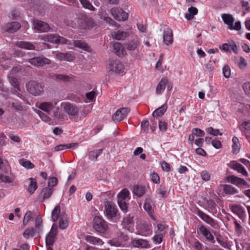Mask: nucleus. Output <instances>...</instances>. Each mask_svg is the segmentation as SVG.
<instances>
[{"mask_svg":"<svg viewBox=\"0 0 250 250\" xmlns=\"http://www.w3.org/2000/svg\"><path fill=\"white\" fill-rule=\"evenodd\" d=\"M30 180L31 182L27 189L30 194H33L37 188V182L33 178H30Z\"/></svg>","mask_w":250,"mask_h":250,"instance_id":"45","label":"nucleus"},{"mask_svg":"<svg viewBox=\"0 0 250 250\" xmlns=\"http://www.w3.org/2000/svg\"><path fill=\"white\" fill-rule=\"evenodd\" d=\"M28 62L32 65L39 67H42L44 65L51 63V61L44 57H33L28 60Z\"/></svg>","mask_w":250,"mask_h":250,"instance_id":"10","label":"nucleus"},{"mask_svg":"<svg viewBox=\"0 0 250 250\" xmlns=\"http://www.w3.org/2000/svg\"><path fill=\"white\" fill-rule=\"evenodd\" d=\"M54 191L53 188L50 187H45L43 188L40 194V197L42 198V201L48 199L52 195Z\"/></svg>","mask_w":250,"mask_h":250,"instance_id":"26","label":"nucleus"},{"mask_svg":"<svg viewBox=\"0 0 250 250\" xmlns=\"http://www.w3.org/2000/svg\"><path fill=\"white\" fill-rule=\"evenodd\" d=\"M232 152L234 154H237L240 148V144L239 143V141L237 137H233L232 138Z\"/></svg>","mask_w":250,"mask_h":250,"instance_id":"36","label":"nucleus"},{"mask_svg":"<svg viewBox=\"0 0 250 250\" xmlns=\"http://www.w3.org/2000/svg\"><path fill=\"white\" fill-rule=\"evenodd\" d=\"M55 58L60 61L71 62L75 59L74 55L69 53H57L55 55Z\"/></svg>","mask_w":250,"mask_h":250,"instance_id":"23","label":"nucleus"},{"mask_svg":"<svg viewBox=\"0 0 250 250\" xmlns=\"http://www.w3.org/2000/svg\"><path fill=\"white\" fill-rule=\"evenodd\" d=\"M60 212V207L59 206H56L52 212V218L54 222L58 220Z\"/></svg>","mask_w":250,"mask_h":250,"instance_id":"44","label":"nucleus"},{"mask_svg":"<svg viewBox=\"0 0 250 250\" xmlns=\"http://www.w3.org/2000/svg\"><path fill=\"white\" fill-rule=\"evenodd\" d=\"M228 180L232 184L237 186H248L247 182L241 178L234 175H231L228 177Z\"/></svg>","mask_w":250,"mask_h":250,"instance_id":"22","label":"nucleus"},{"mask_svg":"<svg viewBox=\"0 0 250 250\" xmlns=\"http://www.w3.org/2000/svg\"><path fill=\"white\" fill-rule=\"evenodd\" d=\"M110 13L114 18L118 21H125L128 18V14L122 8L114 7L110 9Z\"/></svg>","mask_w":250,"mask_h":250,"instance_id":"5","label":"nucleus"},{"mask_svg":"<svg viewBox=\"0 0 250 250\" xmlns=\"http://www.w3.org/2000/svg\"><path fill=\"white\" fill-rule=\"evenodd\" d=\"M85 240L86 242L93 245H102L104 242L99 238L91 235H86L85 237Z\"/></svg>","mask_w":250,"mask_h":250,"instance_id":"30","label":"nucleus"},{"mask_svg":"<svg viewBox=\"0 0 250 250\" xmlns=\"http://www.w3.org/2000/svg\"><path fill=\"white\" fill-rule=\"evenodd\" d=\"M54 77L57 80H62L64 82H67L70 80V77L67 75L55 74Z\"/></svg>","mask_w":250,"mask_h":250,"instance_id":"61","label":"nucleus"},{"mask_svg":"<svg viewBox=\"0 0 250 250\" xmlns=\"http://www.w3.org/2000/svg\"><path fill=\"white\" fill-rule=\"evenodd\" d=\"M227 166L230 168L237 171L241 173L244 176H248V173L244 166L240 163L235 161H231L229 163L227 164Z\"/></svg>","mask_w":250,"mask_h":250,"instance_id":"12","label":"nucleus"},{"mask_svg":"<svg viewBox=\"0 0 250 250\" xmlns=\"http://www.w3.org/2000/svg\"><path fill=\"white\" fill-rule=\"evenodd\" d=\"M137 229L138 234L143 236H149L152 233V225L151 224L141 223L137 226Z\"/></svg>","mask_w":250,"mask_h":250,"instance_id":"8","label":"nucleus"},{"mask_svg":"<svg viewBox=\"0 0 250 250\" xmlns=\"http://www.w3.org/2000/svg\"><path fill=\"white\" fill-rule=\"evenodd\" d=\"M36 232V230L33 228H28L23 232V236L26 239H28L33 237Z\"/></svg>","mask_w":250,"mask_h":250,"instance_id":"38","label":"nucleus"},{"mask_svg":"<svg viewBox=\"0 0 250 250\" xmlns=\"http://www.w3.org/2000/svg\"><path fill=\"white\" fill-rule=\"evenodd\" d=\"M153 206V203L151 199L149 198H146L144 204V208L148 213L150 217L154 220Z\"/></svg>","mask_w":250,"mask_h":250,"instance_id":"21","label":"nucleus"},{"mask_svg":"<svg viewBox=\"0 0 250 250\" xmlns=\"http://www.w3.org/2000/svg\"><path fill=\"white\" fill-rule=\"evenodd\" d=\"M96 95V90H95V89H94L92 91L86 93L85 96L89 101H93L95 99Z\"/></svg>","mask_w":250,"mask_h":250,"instance_id":"62","label":"nucleus"},{"mask_svg":"<svg viewBox=\"0 0 250 250\" xmlns=\"http://www.w3.org/2000/svg\"><path fill=\"white\" fill-rule=\"evenodd\" d=\"M57 104L56 103L53 104L51 102H43L40 104L39 108L47 112L49 114L51 111L55 109V111H53V116L57 118H61V113L59 108H55V105Z\"/></svg>","mask_w":250,"mask_h":250,"instance_id":"3","label":"nucleus"},{"mask_svg":"<svg viewBox=\"0 0 250 250\" xmlns=\"http://www.w3.org/2000/svg\"><path fill=\"white\" fill-rule=\"evenodd\" d=\"M163 235V233L155 235L152 238L154 243L155 244H160L162 242Z\"/></svg>","mask_w":250,"mask_h":250,"instance_id":"59","label":"nucleus"},{"mask_svg":"<svg viewBox=\"0 0 250 250\" xmlns=\"http://www.w3.org/2000/svg\"><path fill=\"white\" fill-rule=\"evenodd\" d=\"M114 50L115 54L119 57L124 56L126 53L125 48L123 45L119 42L114 43Z\"/></svg>","mask_w":250,"mask_h":250,"instance_id":"28","label":"nucleus"},{"mask_svg":"<svg viewBox=\"0 0 250 250\" xmlns=\"http://www.w3.org/2000/svg\"><path fill=\"white\" fill-rule=\"evenodd\" d=\"M156 193L159 195L161 198H164L168 195V192L165 185H161L157 189Z\"/></svg>","mask_w":250,"mask_h":250,"instance_id":"39","label":"nucleus"},{"mask_svg":"<svg viewBox=\"0 0 250 250\" xmlns=\"http://www.w3.org/2000/svg\"><path fill=\"white\" fill-rule=\"evenodd\" d=\"M74 44L75 46L83 49L85 51H88L89 49V47L86 43L80 40L75 41Z\"/></svg>","mask_w":250,"mask_h":250,"instance_id":"41","label":"nucleus"},{"mask_svg":"<svg viewBox=\"0 0 250 250\" xmlns=\"http://www.w3.org/2000/svg\"><path fill=\"white\" fill-rule=\"evenodd\" d=\"M109 69L110 71L114 72L117 74H122L124 71V66L123 64L117 60L111 62L109 63Z\"/></svg>","mask_w":250,"mask_h":250,"instance_id":"14","label":"nucleus"},{"mask_svg":"<svg viewBox=\"0 0 250 250\" xmlns=\"http://www.w3.org/2000/svg\"><path fill=\"white\" fill-rule=\"evenodd\" d=\"M42 219L39 216L37 217L35 220V230L38 233H40L42 231Z\"/></svg>","mask_w":250,"mask_h":250,"instance_id":"42","label":"nucleus"},{"mask_svg":"<svg viewBox=\"0 0 250 250\" xmlns=\"http://www.w3.org/2000/svg\"><path fill=\"white\" fill-rule=\"evenodd\" d=\"M78 146L77 143H71L68 144H61L55 146L54 149L56 151L63 150L66 149L75 148Z\"/></svg>","mask_w":250,"mask_h":250,"instance_id":"33","label":"nucleus"},{"mask_svg":"<svg viewBox=\"0 0 250 250\" xmlns=\"http://www.w3.org/2000/svg\"><path fill=\"white\" fill-rule=\"evenodd\" d=\"M57 36V34H46L42 35L41 39L45 42L56 44Z\"/></svg>","mask_w":250,"mask_h":250,"instance_id":"32","label":"nucleus"},{"mask_svg":"<svg viewBox=\"0 0 250 250\" xmlns=\"http://www.w3.org/2000/svg\"><path fill=\"white\" fill-rule=\"evenodd\" d=\"M206 131L209 134L213 136H217L218 135H222V133H220L218 129H214L212 127H208L206 129Z\"/></svg>","mask_w":250,"mask_h":250,"instance_id":"56","label":"nucleus"},{"mask_svg":"<svg viewBox=\"0 0 250 250\" xmlns=\"http://www.w3.org/2000/svg\"><path fill=\"white\" fill-rule=\"evenodd\" d=\"M131 244L133 247L139 249H149L151 248L149 242L144 239H133L131 241Z\"/></svg>","mask_w":250,"mask_h":250,"instance_id":"15","label":"nucleus"},{"mask_svg":"<svg viewBox=\"0 0 250 250\" xmlns=\"http://www.w3.org/2000/svg\"><path fill=\"white\" fill-rule=\"evenodd\" d=\"M118 204L120 209L125 213L127 211V204L125 200H118Z\"/></svg>","mask_w":250,"mask_h":250,"instance_id":"52","label":"nucleus"},{"mask_svg":"<svg viewBox=\"0 0 250 250\" xmlns=\"http://www.w3.org/2000/svg\"><path fill=\"white\" fill-rule=\"evenodd\" d=\"M64 22L67 25L73 28L78 27V23H77L75 21H73L72 19H67L65 20Z\"/></svg>","mask_w":250,"mask_h":250,"instance_id":"60","label":"nucleus"},{"mask_svg":"<svg viewBox=\"0 0 250 250\" xmlns=\"http://www.w3.org/2000/svg\"><path fill=\"white\" fill-rule=\"evenodd\" d=\"M58 227L57 225L53 224L50 231L46 235L45 244L46 246H52L55 242L58 234Z\"/></svg>","mask_w":250,"mask_h":250,"instance_id":"6","label":"nucleus"},{"mask_svg":"<svg viewBox=\"0 0 250 250\" xmlns=\"http://www.w3.org/2000/svg\"><path fill=\"white\" fill-rule=\"evenodd\" d=\"M103 151V149H96L91 151L89 153L88 157L92 161H96L98 157L100 156Z\"/></svg>","mask_w":250,"mask_h":250,"instance_id":"40","label":"nucleus"},{"mask_svg":"<svg viewBox=\"0 0 250 250\" xmlns=\"http://www.w3.org/2000/svg\"><path fill=\"white\" fill-rule=\"evenodd\" d=\"M38 114L42 121L48 123L49 124H50L51 120V118L48 115H47L45 113L42 111H39Z\"/></svg>","mask_w":250,"mask_h":250,"instance_id":"54","label":"nucleus"},{"mask_svg":"<svg viewBox=\"0 0 250 250\" xmlns=\"http://www.w3.org/2000/svg\"><path fill=\"white\" fill-rule=\"evenodd\" d=\"M242 131L245 133L246 137H248L247 133H250V121H245L241 125Z\"/></svg>","mask_w":250,"mask_h":250,"instance_id":"43","label":"nucleus"},{"mask_svg":"<svg viewBox=\"0 0 250 250\" xmlns=\"http://www.w3.org/2000/svg\"><path fill=\"white\" fill-rule=\"evenodd\" d=\"M243 88L245 94L250 96V82L245 83L243 85Z\"/></svg>","mask_w":250,"mask_h":250,"instance_id":"64","label":"nucleus"},{"mask_svg":"<svg viewBox=\"0 0 250 250\" xmlns=\"http://www.w3.org/2000/svg\"><path fill=\"white\" fill-rule=\"evenodd\" d=\"M129 112V109L126 107L119 109L112 115V119L114 121L119 122L125 118Z\"/></svg>","mask_w":250,"mask_h":250,"instance_id":"13","label":"nucleus"},{"mask_svg":"<svg viewBox=\"0 0 250 250\" xmlns=\"http://www.w3.org/2000/svg\"><path fill=\"white\" fill-rule=\"evenodd\" d=\"M35 29L39 32H47L50 30L48 24L39 20H35L33 22Z\"/></svg>","mask_w":250,"mask_h":250,"instance_id":"17","label":"nucleus"},{"mask_svg":"<svg viewBox=\"0 0 250 250\" xmlns=\"http://www.w3.org/2000/svg\"><path fill=\"white\" fill-rule=\"evenodd\" d=\"M196 213L202 220L206 222L207 224L210 225L211 227H215V226L217 225V222L216 221L211 218L208 214L204 213L198 208L196 209Z\"/></svg>","mask_w":250,"mask_h":250,"instance_id":"11","label":"nucleus"},{"mask_svg":"<svg viewBox=\"0 0 250 250\" xmlns=\"http://www.w3.org/2000/svg\"><path fill=\"white\" fill-rule=\"evenodd\" d=\"M146 191V187L142 185H135L133 187V193L137 197H140L144 195Z\"/></svg>","mask_w":250,"mask_h":250,"instance_id":"29","label":"nucleus"},{"mask_svg":"<svg viewBox=\"0 0 250 250\" xmlns=\"http://www.w3.org/2000/svg\"><path fill=\"white\" fill-rule=\"evenodd\" d=\"M200 233L204 236L209 242L214 243L215 240L211 231L204 226H201L199 228Z\"/></svg>","mask_w":250,"mask_h":250,"instance_id":"19","label":"nucleus"},{"mask_svg":"<svg viewBox=\"0 0 250 250\" xmlns=\"http://www.w3.org/2000/svg\"><path fill=\"white\" fill-rule=\"evenodd\" d=\"M20 164L27 169H32L34 167V165L30 161L21 159L19 161Z\"/></svg>","mask_w":250,"mask_h":250,"instance_id":"46","label":"nucleus"},{"mask_svg":"<svg viewBox=\"0 0 250 250\" xmlns=\"http://www.w3.org/2000/svg\"><path fill=\"white\" fill-rule=\"evenodd\" d=\"M168 83V80L166 77L162 78L156 87V94L158 95L161 94L164 91Z\"/></svg>","mask_w":250,"mask_h":250,"instance_id":"24","label":"nucleus"},{"mask_svg":"<svg viewBox=\"0 0 250 250\" xmlns=\"http://www.w3.org/2000/svg\"><path fill=\"white\" fill-rule=\"evenodd\" d=\"M163 41L167 45L171 44L173 42L172 31L169 27L165 28L164 30Z\"/></svg>","mask_w":250,"mask_h":250,"instance_id":"18","label":"nucleus"},{"mask_svg":"<svg viewBox=\"0 0 250 250\" xmlns=\"http://www.w3.org/2000/svg\"><path fill=\"white\" fill-rule=\"evenodd\" d=\"M167 104H164L161 107L156 109L152 113V115L154 117H157L163 115L167 109Z\"/></svg>","mask_w":250,"mask_h":250,"instance_id":"37","label":"nucleus"},{"mask_svg":"<svg viewBox=\"0 0 250 250\" xmlns=\"http://www.w3.org/2000/svg\"><path fill=\"white\" fill-rule=\"evenodd\" d=\"M102 18L104 19V20L109 24L115 27H118V24L110 17L105 16H102Z\"/></svg>","mask_w":250,"mask_h":250,"instance_id":"57","label":"nucleus"},{"mask_svg":"<svg viewBox=\"0 0 250 250\" xmlns=\"http://www.w3.org/2000/svg\"><path fill=\"white\" fill-rule=\"evenodd\" d=\"M56 44H71L70 41L66 38L58 35Z\"/></svg>","mask_w":250,"mask_h":250,"instance_id":"55","label":"nucleus"},{"mask_svg":"<svg viewBox=\"0 0 250 250\" xmlns=\"http://www.w3.org/2000/svg\"><path fill=\"white\" fill-rule=\"evenodd\" d=\"M140 45V42L138 38H135L130 42L126 44V48L129 50L137 49Z\"/></svg>","mask_w":250,"mask_h":250,"instance_id":"25","label":"nucleus"},{"mask_svg":"<svg viewBox=\"0 0 250 250\" xmlns=\"http://www.w3.org/2000/svg\"><path fill=\"white\" fill-rule=\"evenodd\" d=\"M128 36L126 32L119 30L112 34V37L114 39L117 40H125Z\"/></svg>","mask_w":250,"mask_h":250,"instance_id":"34","label":"nucleus"},{"mask_svg":"<svg viewBox=\"0 0 250 250\" xmlns=\"http://www.w3.org/2000/svg\"><path fill=\"white\" fill-rule=\"evenodd\" d=\"M93 227L97 232L101 233H105L108 229L107 222L98 216H96L93 218Z\"/></svg>","mask_w":250,"mask_h":250,"instance_id":"2","label":"nucleus"},{"mask_svg":"<svg viewBox=\"0 0 250 250\" xmlns=\"http://www.w3.org/2000/svg\"><path fill=\"white\" fill-rule=\"evenodd\" d=\"M238 65L240 69H245L247 66V63L246 60L242 57H240L238 62Z\"/></svg>","mask_w":250,"mask_h":250,"instance_id":"58","label":"nucleus"},{"mask_svg":"<svg viewBox=\"0 0 250 250\" xmlns=\"http://www.w3.org/2000/svg\"><path fill=\"white\" fill-rule=\"evenodd\" d=\"M59 227L61 229H66L68 226V220L66 217H61L59 220Z\"/></svg>","mask_w":250,"mask_h":250,"instance_id":"50","label":"nucleus"},{"mask_svg":"<svg viewBox=\"0 0 250 250\" xmlns=\"http://www.w3.org/2000/svg\"><path fill=\"white\" fill-rule=\"evenodd\" d=\"M15 45L21 48H23L28 50H35V45L30 42L24 41H18L16 42Z\"/></svg>","mask_w":250,"mask_h":250,"instance_id":"27","label":"nucleus"},{"mask_svg":"<svg viewBox=\"0 0 250 250\" xmlns=\"http://www.w3.org/2000/svg\"><path fill=\"white\" fill-rule=\"evenodd\" d=\"M230 210L233 213L236 214L242 221L245 220L246 217V212L240 205H232L230 207Z\"/></svg>","mask_w":250,"mask_h":250,"instance_id":"16","label":"nucleus"},{"mask_svg":"<svg viewBox=\"0 0 250 250\" xmlns=\"http://www.w3.org/2000/svg\"><path fill=\"white\" fill-rule=\"evenodd\" d=\"M21 27V24L18 22L13 21L6 23L3 27L6 32L13 33L18 31Z\"/></svg>","mask_w":250,"mask_h":250,"instance_id":"20","label":"nucleus"},{"mask_svg":"<svg viewBox=\"0 0 250 250\" xmlns=\"http://www.w3.org/2000/svg\"><path fill=\"white\" fill-rule=\"evenodd\" d=\"M26 87L28 92L35 96L41 95L43 93L44 86L38 82L29 81L26 83Z\"/></svg>","mask_w":250,"mask_h":250,"instance_id":"1","label":"nucleus"},{"mask_svg":"<svg viewBox=\"0 0 250 250\" xmlns=\"http://www.w3.org/2000/svg\"><path fill=\"white\" fill-rule=\"evenodd\" d=\"M222 19L224 22L228 25L229 27L233 24L234 21V18L233 16L229 14H223L221 15Z\"/></svg>","mask_w":250,"mask_h":250,"instance_id":"31","label":"nucleus"},{"mask_svg":"<svg viewBox=\"0 0 250 250\" xmlns=\"http://www.w3.org/2000/svg\"><path fill=\"white\" fill-rule=\"evenodd\" d=\"M223 190L224 192L227 194L233 195L238 192L236 188L229 185H225Z\"/></svg>","mask_w":250,"mask_h":250,"instance_id":"35","label":"nucleus"},{"mask_svg":"<svg viewBox=\"0 0 250 250\" xmlns=\"http://www.w3.org/2000/svg\"><path fill=\"white\" fill-rule=\"evenodd\" d=\"M129 195V192L126 189H123L118 195V200H125Z\"/></svg>","mask_w":250,"mask_h":250,"instance_id":"48","label":"nucleus"},{"mask_svg":"<svg viewBox=\"0 0 250 250\" xmlns=\"http://www.w3.org/2000/svg\"><path fill=\"white\" fill-rule=\"evenodd\" d=\"M223 73L225 77L229 78L231 75L230 69L229 66L225 65L223 68Z\"/></svg>","mask_w":250,"mask_h":250,"instance_id":"63","label":"nucleus"},{"mask_svg":"<svg viewBox=\"0 0 250 250\" xmlns=\"http://www.w3.org/2000/svg\"><path fill=\"white\" fill-rule=\"evenodd\" d=\"M78 28L82 29H91L95 26L94 20L86 16H83L76 19Z\"/></svg>","mask_w":250,"mask_h":250,"instance_id":"4","label":"nucleus"},{"mask_svg":"<svg viewBox=\"0 0 250 250\" xmlns=\"http://www.w3.org/2000/svg\"><path fill=\"white\" fill-rule=\"evenodd\" d=\"M232 219L234 220L235 231L238 235H240L242 233V227L238 223L235 218L233 217Z\"/></svg>","mask_w":250,"mask_h":250,"instance_id":"51","label":"nucleus"},{"mask_svg":"<svg viewBox=\"0 0 250 250\" xmlns=\"http://www.w3.org/2000/svg\"><path fill=\"white\" fill-rule=\"evenodd\" d=\"M58 179L55 177H51L48 178V187L53 188L54 187L56 186L58 184Z\"/></svg>","mask_w":250,"mask_h":250,"instance_id":"53","label":"nucleus"},{"mask_svg":"<svg viewBox=\"0 0 250 250\" xmlns=\"http://www.w3.org/2000/svg\"><path fill=\"white\" fill-rule=\"evenodd\" d=\"M104 210L105 215L108 219L111 220L117 215L118 209L115 205L110 201L106 202Z\"/></svg>","mask_w":250,"mask_h":250,"instance_id":"7","label":"nucleus"},{"mask_svg":"<svg viewBox=\"0 0 250 250\" xmlns=\"http://www.w3.org/2000/svg\"><path fill=\"white\" fill-rule=\"evenodd\" d=\"M133 223V218L130 217V216H126L124 217L122 222L123 226L125 228L130 227Z\"/></svg>","mask_w":250,"mask_h":250,"instance_id":"47","label":"nucleus"},{"mask_svg":"<svg viewBox=\"0 0 250 250\" xmlns=\"http://www.w3.org/2000/svg\"><path fill=\"white\" fill-rule=\"evenodd\" d=\"M83 6L91 11H94L95 8L88 0H80Z\"/></svg>","mask_w":250,"mask_h":250,"instance_id":"49","label":"nucleus"},{"mask_svg":"<svg viewBox=\"0 0 250 250\" xmlns=\"http://www.w3.org/2000/svg\"><path fill=\"white\" fill-rule=\"evenodd\" d=\"M61 105L70 116L75 117L78 115L79 109L76 105L68 102H64L62 103Z\"/></svg>","mask_w":250,"mask_h":250,"instance_id":"9","label":"nucleus"}]
</instances>
